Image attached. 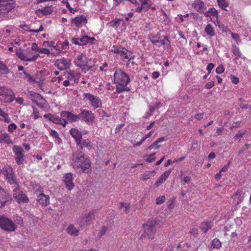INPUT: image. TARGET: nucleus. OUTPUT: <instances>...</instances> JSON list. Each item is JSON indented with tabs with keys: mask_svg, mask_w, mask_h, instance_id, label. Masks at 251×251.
<instances>
[{
	"mask_svg": "<svg viewBox=\"0 0 251 251\" xmlns=\"http://www.w3.org/2000/svg\"><path fill=\"white\" fill-rule=\"evenodd\" d=\"M72 164L73 167L78 171L88 173L91 171V161L89 157L83 152L78 151L72 155Z\"/></svg>",
	"mask_w": 251,
	"mask_h": 251,
	"instance_id": "obj_1",
	"label": "nucleus"
},
{
	"mask_svg": "<svg viewBox=\"0 0 251 251\" xmlns=\"http://www.w3.org/2000/svg\"><path fill=\"white\" fill-rule=\"evenodd\" d=\"M159 223V221L151 219L148 220L146 224H143L144 233L140 236V239L144 240L147 237L149 239H153Z\"/></svg>",
	"mask_w": 251,
	"mask_h": 251,
	"instance_id": "obj_2",
	"label": "nucleus"
},
{
	"mask_svg": "<svg viewBox=\"0 0 251 251\" xmlns=\"http://www.w3.org/2000/svg\"><path fill=\"white\" fill-rule=\"evenodd\" d=\"M96 210H92L81 215L79 219V225L81 229L88 226L95 219Z\"/></svg>",
	"mask_w": 251,
	"mask_h": 251,
	"instance_id": "obj_3",
	"label": "nucleus"
},
{
	"mask_svg": "<svg viewBox=\"0 0 251 251\" xmlns=\"http://www.w3.org/2000/svg\"><path fill=\"white\" fill-rule=\"evenodd\" d=\"M14 0H0V15H2L5 19H9L7 15L15 8Z\"/></svg>",
	"mask_w": 251,
	"mask_h": 251,
	"instance_id": "obj_4",
	"label": "nucleus"
},
{
	"mask_svg": "<svg viewBox=\"0 0 251 251\" xmlns=\"http://www.w3.org/2000/svg\"><path fill=\"white\" fill-rule=\"evenodd\" d=\"M0 227L7 231H13L16 229V226L9 218L0 215Z\"/></svg>",
	"mask_w": 251,
	"mask_h": 251,
	"instance_id": "obj_5",
	"label": "nucleus"
},
{
	"mask_svg": "<svg viewBox=\"0 0 251 251\" xmlns=\"http://www.w3.org/2000/svg\"><path fill=\"white\" fill-rule=\"evenodd\" d=\"M114 77L118 84L127 85L130 80L129 75L121 70L116 71Z\"/></svg>",
	"mask_w": 251,
	"mask_h": 251,
	"instance_id": "obj_6",
	"label": "nucleus"
},
{
	"mask_svg": "<svg viewBox=\"0 0 251 251\" xmlns=\"http://www.w3.org/2000/svg\"><path fill=\"white\" fill-rule=\"evenodd\" d=\"M1 173L11 184H15L17 187L19 186L16 179L14 176L13 169L11 167L7 166L3 168Z\"/></svg>",
	"mask_w": 251,
	"mask_h": 251,
	"instance_id": "obj_7",
	"label": "nucleus"
},
{
	"mask_svg": "<svg viewBox=\"0 0 251 251\" xmlns=\"http://www.w3.org/2000/svg\"><path fill=\"white\" fill-rule=\"evenodd\" d=\"M80 113L77 115L79 118L78 121L81 120L88 125L92 124L95 120L93 113L91 111L85 109H80Z\"/></svg>",
	"mask_w": 251,
	"mask_h": 251,
	"instance_id": "obj_8",
	"label": "nucleus"
},
{
	"mask_svg": "<svg viewBox=\"0 0 251 251\" xmlns=\"http://www.w3.org/2000/svg\"><path fill=\"white\" fill-rule=\"evenodd\" d=\"M75 64L82 70H85L87 68L88 71L91 70L93 67L92 66H89L88 65L87 56L83 53H81L77 56L76 59L75 60Z\"/></svg>",
	"mask_w": 251,
	"mask_h": 251,
	"instance_id": "obj_9",
	"label": "nucleus"
},
{
	"mask_svg": "<svg viewBox=\"0 0 251 251\" xmlns=\"http://www.w3.org/2000/svg\"><path fill=\"white\" fill-rule=\"evenodd\" d=\"M28 96L32 102L40 107H42V104H46V100L39 93L33 91H29Z\"/></svg>",
	"mask_w": 251,
	"mask_h": 251,
	"instance_id": "obj_10",
	"label": "nucleus"
},
{
	"mask_svg": "<svg viewBox=\"0 0 251 251\" xmlns=\"http://www.w3.org/2000/svg\"><path fill=\"white\" fill-rule=\"evenodd\" d=\"M83 97L84 99H87V100H89L91 105L95 109L101 106V100L98 97L95 96L90 93H84Z\"/></svg>",
	"mask_w": 251,
	"mask_h": 251,
	"instance_id": "obj_11",
	"label": "nucleus"
},
{
	"mask_svg": "<svg viewBox=\"0 0 251 251\" xmlns=\"http://www.w3.org/2000/svg\"><path fill=\"white\" fill-rule=\"evenodd\" d=\"M13 150L16 156V162L19 165L23 164L25 161L24 151L23 148L20 146H14Z\"/></svg>",
	"mask_w": 251,
	"mask_h": 251,
	"instance_id": "obj_12",
	"label": "nucleus"
},
{
	"mask_svg": "<svg viewBox=\"0 0 251 251\" xmlns=\"http://www.w3.org/2000/svg\"><path fill=\"white\" fill-rule=\"evenodd\" d=\"M15 186L16 187L14 190V198L18 203H20L21 202L23 203L28 202L29 201V199L23 191L16 190L18 189L19 186L18 187H17V186Z\"/></svg>",
	"mask_w": 251,
	"mask_h": 251,
	"instance_id": "obj_13",
	"label": "nucleus"
},
{
	"mask_svg": "<svg viewBox=\"0 0 251 251\" xmlns=\"http://www.w3.org/2000/svg\"><path fill=\"white\" fill-rule=\"evenodd\" d=\"M62 120L65 119L70 122H75L78 121V116L77 115L74 114L72 112L68 111H62L60 113Z\"/></svg>",
	"mask_w": 251,
	"mask_h": 251,
	"instance_id": "obj_14",
	"label": "nucleus"
},
{
	"mask_svg": "<svg viewBox=\"0 0 251 251\" xmlns=\"http://www.w3.org/2000/svg\"><path fill=\"white\" fill-rule=\"evenodd\" d=\"M12 200V198L5 191L0 188V207L4 206Z\"/></svg>",
	"mask_w": 251,
	"mask_h": 251,
	"instance_id": "obj_15",
	"label": "nucleus"
},
{
	"mask_svg": "<svg viewBox=\"0 0 251 251\" xmlns=\"http://www.w3.org/2000/svg\"><path fill=\"white\" fill-rule=\"evenodd\" d=\"M54 65L60 70H64L70 68L71 62L69 60L62 58L57 59Z\"/></svg>",
	"mask_w": 251,
	"mask_h": 251,
	"instance_id": "obj_16",
	"label": "nucleus"
},
{
	"mask_svg": "<svg viewBox=\"0 0 251 251\" xmlns=\"http://www.w3.org/2000/svg\"><path fill=\"white\" fill-rule=\"evenodd\" d=\"M15 99V98L13 91L12 89L7 87L5 89V92L3 94V95H2L1 97H0V99L6 103L11 102Z\"/></svg>",
	"mask_w": 251,
	"mask_h": 251,
	"instance_id": "obj_17",
	"label": "nucleus"
},
{
	"mask_svg": "<svg viewBox=\"0 0 251 251\" xmlns=\"http://www.w3.org/2000/svg\"><path fill=\"white\" fill-rule=\"evenodd\" d=\"M73 174L68 173L64 175L63 181L65 184L66 187L69 190H71L75 186L73 182Z\"/></svg>",
	"mask_w": 251,
	"mask_h": 251,
	"instance_id": "obj_18",
	"label": "nucleus"
},
{
	"mask_svg": "<svg viewBox=\"0 0 251 251\" xmlns=\"http://www.w3.org/2000/svg\"><path fill=\"white\" fill-rule=\"evenodd\" d=\"M72 21L78 27H80L82 24H85L87 23V20L86 17L82 15L80 16L76 17L75 18H72Z\"/></svg>",
	"mask_w": 251,
	"mask_h": 251,
	"instance_id": "obj_19",
	"label": "nucleus"
},
{
	"mask_svg": "<svg viewBox=\"0 0 251 251\" xmlns=\"http://www.w3.org/2000/svg\"><path fill=\"white\" fill-rule=\"evenodd\" d=\"M70 133L72 136L75 139L76 144L80 143V140L82 138V134L80 131L77 129L72 128L70 130Z\"/></svg>",
	"mask_w": 251,
	"mask_h": 251,
	"instance_id": "obj_20",
	"label": "nucleus"
},
{
	"mask_svg": "<svg viewBox=\"0 0 251 251\" xmlns=\"http://www.w3.org/2000/svg\"><path fill=\"white\" fill-rule=\"evenodd\" d=\"M49 196L43 193H41L38 196L37 201L44 206H46L49 204Z\"/></svg>",
	"mask_w": 251,
	"mask_h": 251,
	"instance_id": "obj_21",
	"label": "nucleus"
},
{
	"mask_svg": "<svg viewBox=\"0 0 251 251\" xmlns=\"http://www.w3.org/2000/svg\"><path fill=\"white\" fill-rule=\"evenodd\" d=\"M76 145L79 146V149L82 150L83 148L86 147L88 149L90 150L93 148V146L91 142L89 139H81L80 140V143H76Z\"/></svg>",
	"mask_w": 251,
	"mask_h": 251,
	"instance_id": "obj_22",
	"label": "nucleus"
},
{
	"mask_svg": "<svg viewBox=\"0 0 251 251\" xmlns=\"http://www.w3.org/2000/svg\"><path fill=\"white\" fill-rule=\"evenodd\" d=\"M65 73L66 77L71 80H74V81H75L79 77V74L76 73L71 70L66 71Z\"/></svg>",
	"mask_w": 251,
	"mask_h": 251,
	"instance_id": "obj_23",
	"label": "nucleus"
},
{
	"mask_svg": "<svg viewBox=\"0 0 251 251\" xmlns=\"http://www.w3.org/2000/svg\"><path fill=\"white\" fill-rule=\"evenodd\" d=\"M67 232L71 236H77L79 234V230L74 225L70 224L66 229Z\"/></svg>",
	"mask_w": 251,
	"mask_h": 251,
	"instance_id": "obj_24",
	"label": "nucleus"
},
{
	"mask_svg": "<svg viewBox=\"0 0 251 251\" xmlns=\"http://www.w3.org/2000/svg\"><path fill=\"white\" fill-rule=\"evenodd\" d=\"M3 142L7 144H13L12 140L9 138L7 133L0 131V143Z\"/></svg>",
	"mask_w": 251,
	"mask_h": 251,
	"instance_id": "obj_25",
	"label": "nucleus"
},
{
	"mask_svg": "<svg viewBox=\"0 0 251 251\" xmlns=\"http://www.w3.org/2000/svg\"><path fill=\"white\" fill-rule=\"evenodd\" d=\"M54 124L61 125L63 127H65L68 124V122L65 121V119L62 120L58 116L53 115V117H52L51 121Z\"/></svg>",
	"mask_w": 251,
	"mask_h": 251,
	"instance_id": "obj_26",
	"label": "nucleus"
},
{
	"mask_svg": "<svg viewBox=\"0 0 251 251\" xmlns=\"http://www.w3.org/2000/svg\"><path fill=\"white\" fill-rule=\"evenodd\" d=\"M204 2L201 0H196L193 4L194 7L198 12L201 13L202 9L204 8Z\"/></svg>",
	"mask_w": 251,
	"mask_h": 251,
	"instance_id": "obj_27",
	"label": "nucleus"
},
{
	"mask_svg": "<svg viewBox=\"0 0 251 251\" xmlns=\"http://www.w3.org/2000/svg\"><path fill=\"white\" fill-rule=\"evenodd\" d=\"M211 222H202L200 226V228L201 230L203 231L204 233H207L208 230L211 228Z\"/></svg>",
	"mask_w": 251,
	"mask_h": 251,
	"instance_id": "obj_28",
	"label": "nucleus"
},
{
	"mask_svg": "<svg viewBox=\"0 0 251 251\" xmlns=\"http://www.w3.org/2000/svg\"><path fill=\"white\" fill-rule=\"evenodd\" d=\"M116 92L120 94L124 91H129L130 90V88L127 87V85L118 84L116 86Z\"/></svg>",
	"mask_w": 251,
	"mask_h": 251,
	"instance_id": "obj_29",
	"label": "nucleus"
},
{
	"mask_svg": "<svg viewBox=\"0 0 251 251\" xmlns=\"http://www.w3.org/2000/svg\"><path fill=\"white\" fill-rule=\"evenodd\" d=\"M204 31L207 35L214 36L215 35L214 30L210 24H208L206 26Z\"/></svg>",
	"mask_w": 251,
	"mask_h": 251,
	"instance_id": "obj_30",
	"label": "nucleus"
},
{
	"mask_svg": "<svg viewBox=\"0 0 251 251\" xmlns=\"http://www.w3.org/2000/svg\"><path fill=\"white\" fill-rule=\"evenodd\" d=\"M23 50L21 48H19L17 50L16 52V55L18 57L19 59L23 61H27L28 57L25 56L24 54L22 52Z\"/></svg>",
	"mask_w": 251,
	"mask_h": 251,
	"instance_id": "obj_31",
	"label": "nucleus"
},
{
	"mask_svg": "<svg viewBox=\"0 0 251 251\" xmlns=\"http://www.w3.org/2000/svg\"><path fill=\"white\" fill-rule=\"evenodd\" d=\"M50 135L56 139V142L58 144H60L62 143V140L59 137L58 133L55 130L51 129L50 132Z\"/></svg>",
	"mask_w": 251,
	"mask_h": 251,
	"instance_id": "obj_32",
	"label": "nucleus"
},
{
	"mask_svg": "<svg viewBox=\"0 0 251 251\" xmlns=\"http://www.w3.org/2000/svg\"><path fill=\"white\" fill-rule=\"evenodd\" d=\"M211 245L213 249H219L221 247V243L217 238L214 239L211 241Z\"/></svg>",
	"mask_w": 251,
	"mask_h": 251,
	"instance_id": "obj_33",
	"label": "nucleus"
},
{
	"mask_svg": "<svg viewBox=\"0 0 251 251\" xmlns=\"http://www.w3.org/2000/svg\"><path fill=\"white\" fill-rule=\"evenodd\" d=\"M121 21H122L121 19H115L110 22L108 24L112 27L116 28L120 25V22Z\"/></svg>",
	"mask_w": 251,
	"mask_h": 251,
	"instance_id": "obj_34",
	"label": "nucleus"
},
{
	"mask_svg": "<svg viewBox=\"0 0 251 251\" xmlns=\"http://www.w3.org/2000/svg\"><path fill=\"white\" fill-rule=\"evenodd\" d=\"M142 2L141 7L144 11L146 12L150 8V5L148 4V0H140Z\"/></svg>",
	"mask_w": 251,
	"mask_h": 251,
	"instance_id": "obj_35",
	"label": "nucleus"
},
{
	"mask_svg": "<svg viewBox=\"0 0 251 251\" xmlns=\"http://www.w3.org/2000/svg\"><path fill=\"white\" fill-rule=\"evenodd\" d=\"M217 2L220 7L225 10H227L225 7H227L229 3L227 1H226V0H218Z\"/></svg>",
	"mask_w": 251,
	"mask_h": 251,
	"instance_id": "obj_36",
	"label": "nucleus"
},
{
	"mask_svg": "<svg viewBox=\"0 0 251 251\" xmlns=\"http://www.w3.org/2000/svg\"><path fill=\"white\" fill-rule=\"evenodd\" d=\"M53 11L52 7L46 6L44 9H42L41 13L44 15H48L50 14Z\"/></svg>",
	"mask_w": 251,
	"mask_h": 251,
	"instance_id": "obj_37",
	"label": "nucleus"
},
{
	"mask_svg": "<svg viewBox=\"0 0 251 251\" xmlns=\"http://www.w3.org/2000/svg\"><path fill=\"white\" fill-rule=\"evenodd\" d=\"M0 70L3 71V74H8L10 72V71L7 67L6 65L5 64H3L1 61H0Z\"/></svg>",
	"mask_w": 251,
	"mask_h": 251,
	"instance_id": "obj_38",
	"label": "nucleus"
},
{
	"mask_svg": "<svg viewBox=\"0 0 251 251\" xmlns=\"http://www.w3.org/2000/svg\"><path fill=\"white\" fill-rule=\"evenodd\" d=\"M246 132L247 131L246 130H240L238 132V133H237L235 134L234 138L235 139H239V140H241V139L243 137V135H245L246 133Z\"/></svg>",
	"mask_w": 251,
	"mask_h": 251,
	"instance_id": "obj_39",
	"label": "nucleus"
},
{
	"mask_svg": "<svg viewBox=\"0 0 251 251\" xmlns=\"http://www.w3.org/2000/svg\"><path fill=\"white\" fill-rule=\"evenodd\" d=\"M80 46H83L89 43V41H88V36L87 35L83 36L80 39Z\"/></svg>",
	"mask_w": 251,
	"mask_h": 251,
	"instance_id": "obj_40",
	"label": "nucleus"
},
{
	"mask_svg": "<svg viewBox=\"0 0 251 251\" xmlns=\"http://www.w3.org/2000/svg\"><path fill=\"white\" fill-rule=\"evenodd\" d=\"M23 73L25 75V78H27L28 79L27 81L29 82H35L36 81H35V79L33 78L28 73H27L25 71H24L23 72Z\"/></svg>",
	"mask_w": 251,
	"mask_h": 251,
	"instance_id": "obj_41",
	"label": "nucleus"
},
{
	"mask_svg": "<svg viewBox=\"0 0 251 251\" xmlns=\"http://www.w3.org/2000/svg\"><path fill=\"white\" fill-rule=\"evenodd\" d=\"M172 172V169H170L165 172L163 173L161 176L160 177H161L163 179V180L164 182L167 179V178L170 176L171 173Z\"/></svg>",
	"mask_w": 251,
	"mask_h": 251,
	"instance_id": "obj_42",
	"label": "nucleus"
},
{
	"mask_svg": "<svg viewBox=\"0 0 251 251\" xmlns=\"http://www.w3.org/2000/svg\"><path fill=\"white\" fill-rule=\"evenodd\" d=\"M155 155V153H153L149 156H147L146 158H145L146 161L149 163L154 161L155 159V157H154Z\"/></svg>",
	"mask_w": 251,
	"mask_h": 251,
	"instance_id": "obj_43",
	"label": "nucleus"
},
{
	"mask_svg": "<svg viewBox=\"0 0 251 251\" xmlns=\"http://www.w3.org/2000/svg\"><path fill=\"white\" fill-rule=\"evenodd\" d=\"M121 50H122L120 53V55L121 56H123V57H124L125 58H127V53H129V50L125 48H123V49H121Z\"/></svg>",
	"mask_w": 251,
	"mask_h": 251,
	"instance_id": "obj_44",
	"label": "nucleus"
},
{
	"mask_svg": "<svg viewBox=\"0 0 251 251\" xmlns=\"http://www.w3.org/2000/svg\"><path fill=\"white\" fill-rule=\"evenodd\" d=\"M155 172L153 171L152 172H149L146 173H145L142 176V179L144 180H147L149 178H150L151 176H152V173H154Z\"/></svg>",
	"mask_w": 251,
	"mask_h": 251,
	"instance_id": "obj_45",
	"label": "nucleus"
},
{
	"mask_svg": "<svg viewBox=\"0 0 251 251\" xmlns=\"http://www.w3.org/2000/svg\"><path fill=\"white\" fill-rule=\"evenodd\" d=\"M165 197L164 196H160L156 199V203L157 204H160L163 203L165 201Z\"/></svg>",
	"mask_w": 251,
	"mask_h": 251,
	"instance_id": "obj_46",
	"label": "nucleus"
},
{
	"mask_svg": "<svg viewBox=\"0 0 251 251\" xmlns=\"http://www.w3.org/2000/svg\"><path fill=\"white\" fill-rule=\"evenodd\" d=\"M14 221L18 225L23 226V221L22 218L19 216H16L14 218Z\"/></svg>",
	"mask_w": 251,
	"mask_h": 251,
	"instance_id": "obj_47",
	"label": "nucleus"
},
{
	"mask_svg": "<svg viewBox=\"0 0 251 251\" xmlns=\"http://www.w3.org/2000/svg\"><path fill=\"white\" fill-rule=\"evenodd\" d=\"M208 12L213 16H216L217 18L218 17V13L217 10L214 7L210 8L208 10Z\"/></svg>",
	"mask_w": 251,
	"mask_h": 251,
	"instance_id": "obj_48",
	"label": "nucleus"
},
{
	"mask_svg": "<svg viewBox=\"0 0 251 251\" xmlns=\"http://www.w3.org/2000/svg\"><path fill=\"white\" fill-rule=\"evenodd\" d=\"M160 104V102H156L153 105H150L149 109L151 113L153 112L155 109H157Z\"/></svg>",
	"mask_w": 251,
	"mask_h": 251,
	"instance_id": "obj_49",
	"label": "nucleus"
},
{
	"mask_svg": "<svg viewBox=\"0 0 251 251\" xmlns=\"http://www.w3.org/2000/svg\"><path fill=\"white\" fill-rule=\"evenodd\" d=\"M107 227L105 226H103L101 228V229L99 231L98 233L99 236L100 237H101L102 235H103L106 231H107Z\"/></svg>",
	"mask_w": 251,
	"mask_h": 251,
	"instance_id": "obj_50",
	"label": "nucleus"
},
{
	"mask_svg": "<svg viewBox=\"0 0 251 251\" xmlns=\"http://www.w3.org/2000/svg\"><path fill=\"white\" fill-rule=\"evenodd\" d=\"M225 71L224 67L223 65H221L217 67L216 69V72L217 74H221L223 73Z\"/></svg>",
	"mask_w": 251,
	"mask_h": 251,
	"instance_id": "obj_51",
	"label": "nucleus"
},
{
	"mask_svg": "<svg viewBox=\"0 0 251 251\" xmlns=\"http://www.w3.org/2000/svg\"><path fill=\"white\" fill-rule=\"evenodd\" d=\"M160 147V145H158V144L157 143V142H156V141H155L153 143H152L151 145H150V146H149L147 148V150H151L152 149H153V148H155L156 149H158Z\"/></svg>",
	"mask_w": 251,
	"mask_h": 251,
	"instance_id": "obj_52",
	"label": "nucleus"
},
{
	"mask_svg": "<svg viewBox=\"0 0 251 251\" xmlns=\"http://www.w3.org/2000/svg\"><path fill=\"white\" fill-rule=\"evenodd\" d=\"M1 117L4 118L5 122L7 123H9L10 122L11 120L9 117L8 114L7 113L4 112V113L2 115Z\"/></svg>",
	"mask_w": 251,
	"mask_h": 251,
	"instance_id": "obj_53",
	"label": "nucleus"
},
{
	"mask_svg": "<svg viewBox=\"0 0 251 251\" xmlns=\"http://www.w3.org/2000/svg\"><path fill=\"white\" fill-rule=\"evenodd\" d=\"M233 53L235 55L240 56V52L238 47L234 46L233 48Z\"/></svg>",
	"mask_w": 251,
	"mask_h": 251,
	"instance_id": "obj_54",
	"label": "nucleus"
},
{
	"mask_svg": "<svg viewBox=\"0 0 251 251\" xmlns=\"http://www.w3.org/2000/svg\"><path fill=\"white\" fill-rule=\"evenodd\" d=\"M231 82L235 84H237L239 82V79L238 77L235 76L234 75H231Z\"/></svg>",
	"mask_w": 251,
	"mask_h": 251,
	"instance_id": "obj_55",
	"label": "nucleus"
},
{
	"mask_svg": "<svg viewBox=\"0 0 251 251\" xmlns=\"http://www.w3.org/2000/svg\"><path fill=\"white\" fill-rule=\"evenodd\" d=\"M127 57L126 58V59H128L127 63L128 65L130 63L131 60L134 58V55H133V53L130 50H129V53H127Z\"/></svg>",
	"mask_w": 251,
	"mask_h": 251,
	"instance_id": "obj_56",
	"label": "nucleus"
},
{
	"mask_svg": "<svg viewBox=\"0 0 251 251\" xmlns=\"http://www.w3.org/2000/svg\"><path fill=\"white\" fill-rule=\"evenodd\" d=\"M249 148V145L248 144H246L243 147H242L241 149L239 151L238 154L239 155L248 149Z\"/></svg>",
	"mask_w": 251,
	"mask_h": 251,
	"instance_id": "obj_57",
	"label": "nucleus"
},
{
	"mask_svg": "<svg viewBox=\"0 0 251 251\" xmlns=\"http://www.w3.org/2000/svg\"><path fill=\"white\" fill-rule=\"evenodd\" d=\"M38 52L46 54H50V50L48 49L45 48H40Z\"/></svg>",
	"mask_w": 251,
	"mask_h": 251,
	"instance_id": "obj_58",
	"label": "nucleus"
},
{
	"mask_svg": "<svg viewBox=\"0 0 251 251\" xmlns=\"http://www.w3.org/2000/svg\"><path fill=\"white\" fill-rule=\"evenodd\" d=\"M17 128V126L16 124L14 123L10 124L8 126V130L9 132H12L13 130Z\"/></svg>",
	"mask_w": 251,
	"mask_h": 251,
	"instance_id": "obj_59",
	"label": "nucleus"
},
{
	"mask_svg": "<svg viewBox=\"0 0 251 251\" xmlns=\"http://www.w3.org/2000/svg\"><path fill=\"white\" fill-rule=\"evenodd\" d=\"M198 232L199 231L198 228H193L191 229V230L189 231V233L195 236L196 235L198 234Z\"/></svg>",
	"mask_w": 251,
	"mask_h": 251,
	"instance_id": "obj_60",
	"label": "nucleus"
},
{
	"mask_svg": "<svg viewBox=\"0 0 251 251\" xmlns=\"http://www.w3.org/2000/svg\"><path fill=\"white\" fill-rule=\"evenodd\" d=\"M214 85V81H210L207 83L205 85V88L207 89H210Z\"/></svg>",
	"mask_w": 251,
	"mask_h": 251,
	"instance_id": "obj_61",
	"label": "nucleus"
},
{
	"mask_svg": "<svg viewBox=\"0 0 251 251\" xmlns=\"http://www.w3.org/2000/svg\"><path fill=\"white\" fill-rule=\"evenodd\" d=\"M40 56V55L39 54H37L36 55H34L32 57L27 58V61H34L36 60V59Z\"/></svg>",
	"mask_w": 251,
	"mask_h": 251,
	"instance_id": "obj_62",
	"label": "nucleus"
},
{
	"mask_svg": "<svg viewBox=\"0 0 251 251\" xmlns=\"http://www.w3.org/2000/svg\"><path fill=\"white\" fill-rule=\"evenodd\" d=\"M243 195V190L242 189H238L237 192L234 194V196H239L240 198H241Z\"/></svg>",
	"mask_w": 251,
	"mask_h": 251,
	"instance_id": "obj_63",
	"label": "nucleus"
},
{
	"mask_svg": "<svg viewBox=\"0 0 251 251\" xmlns=\"http://www.w3.org/2000/svg\"><path fill=\"white\" fill-rule=\"evenodd\" d=\"M163 182H164V181L163 180V179L161 177H160V176L158 178V180L156 181V182L155 183V185L156 187H158L159 185H160V184H161Z\"/></svg>",
	"mask_w": 251,
	"mask_h": 251,
	"instance_id": "obj_64",
	"label": "nucleus"
}]
</instances>
